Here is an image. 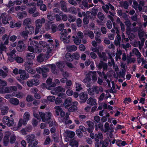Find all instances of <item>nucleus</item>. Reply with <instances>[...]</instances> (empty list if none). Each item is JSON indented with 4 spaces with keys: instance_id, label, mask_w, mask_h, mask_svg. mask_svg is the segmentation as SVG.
<instances>
[{
    "instance_id": "obj_1",
    "label": "nucleus",
    "mask_w": 147,
    "mask_h": 147,
    "mask_svg": "<svg viewBox=\"0 0 147 147\" xmlns=\"http://www.w3.org/2000/svg\"><path fill=\"white\" fill-rule=\"evenodd\" d=\"M26 137L27 143H29L28 145V147H39L37 146L38 140L34 139V135L33 134L28 135Z\"/></svg>"
},
{
    "instance_id": "obj_2",
    "label": "nucleus",
    "mask_w": 147,
    "mask_h": 147,
    "mask_svg": "<svg viewBox=\"0 0 147 147\" xmlns=\"http://www.w3.org/2000/svg\"><path fill=\"white\" fill-rule=\"evenodd\" d=\"M33 65V63L30 61L26 62L25 63V69L28 73L32 74L34 73L36 71L33 69L31 67Z\"/></svg>"
},
{
    "instance_id": "obj_3",
    "label": "nucleus",
    "mask_w": 147,
    "mask_h": 147,
    "mask_svg": "<svg viewBox=\"0 0 147 147\" xmlns=\"http://www.w3.org/2000/svg\"><path fill=\"white\" fill-rule=\"evenodd\" d=\"M90 137L92 139H94L95 141L96 142H98L99 140L100 141L103 140V135L101 132H98L97 134H95L93 133H90Z\"/></svg>"
},
{
    "instance_id": "obj_4",
    "label": "nucleus",
    "mask_w": 147,
    "mask_h": 147,
    "mask_svg": "<svg viewBox=\"0 0 147 147\" xmlns=\"http://www.w3.org/2000/svg\"><path fill=\"white\" fill-rule=\"evenodd\" d=\"M61 36L60 38L62 41L65 43H68L69 42L68 40L69 38L67 37V34L66 29H63L61 32Z\"/></svg>"
},
{
    "instance_id": "obj_5",
    "label": "nucleus",
    "mask_w": 147,
    "mask_h": 147,
    "mask_svg": "<svg viewBox=\"0 0 147 147\" xmlns=\"http://www.w3.org/2000/svg\"><path fill=\"white\" fill-rule=\"evenodd\" d=\"M96 66L99 69L102 68L103 71H107V70L108 65L107 63L102 61H100L98 64H96Z\"/></svg>"
},
{
    "instance_id": "obj_6",
    "label": "nucleus",
    "mask_w": 147,
    "mask_h": 147,
    "mask_svg": "<svg viewBox=\"0 0 147 147\" xmlns=\"http://www.w3.org/2000/svg\"><path fill=\"white\" fill-rule=\"evenodd\" d=\"M79 98L81 103H84L86 101L88 98V95L87 93L85 92H82L79 94Z\"/></svg>"
},
{
    "instance_id": "obj_7",
    "label": "nucleus",
    "mask_w": 147,
    "mask_h": 147,
    "mask_svg": "<svg viewBox=\"0 0 147 147\" xmlns=\"http://www.w3.org/2000/svg\"><path fill=\"white\" fill-rule=\"evenodd\" d=\"M93 73L92 71H90L89 73L87 74L85 78L83 80V82L87 84L92 83L91 82L92 74Z\"/></svg>"
},
{
    "instance_id": "obj_8",
    "label": "nucleus",
    "mask_w": 147,
    "mask_h": 147,
    "mask_svg": "<svg viewBox=\"0 0 147 147\" xmlns=\"http://www.w3.org/2000/svg\"><path fill=\"white\" fill-rule=\"evenodd\" d=\"M86 122L88 126L87 128V130L89 133H92L94 128V123L90 120L87 121Z\"/></svg>"
},
{
    "instance_id": "obj_9",
    "label": "nucleus",
    "mask_w": 147,
    "mask_h": 147,
    "mask_svg": "<svg viewBox=\"0 0 147 147\" xmlns=\"http://www.w3.org/2000/svg\"><path fill=\"white\" fill-rule=\"evenodd\" d=\"M25 45L22 41H20L18 42V44L17 46V50L19 52H22L25 49Z\"/></svg>"
},
{
    "instance_id": "obj_10",
    "label": "nucleus",
    "mask_w": 147,
    "mask_h": 147,
    "mask_svg": "<svg viewBox=\"0 0 147 147\" xmlns=\"http://www.w3.org/2000/svg\"><path fill=\"white\" fill-rule=\"evenodd\" d=\"M78 104L77 102H73L70 106H69L68 108H66L68 109V111L70 112H74L76 111L77 109V107L76 105Z\"/></svg>"
},
{
    "instance_id": "obj_11",
    "label": "nucleus",
    "mask_w": 147,
    "mask_h": 147,
    "mask_svg": "<svg viewBox=\"0 0 147 147\" xmlns=\"http://www.w3.org/2000/svg\"><path fill=\"white\" fill-rule=\"evenodd\" d=\"M51 113L50 112H47L44 119H42V121L49 123L51 121Z\"/></svg>"
},
{
    "instance_id": "obj_12",
    "label": "nucleus",
    "mask_w": 147,
    "mask_h": 147,
    "mask_svg": "<svg viewBox=\"0 0 147 147\" xmlns=\"http://www.w3.org/2000/svg\"><path fill=\"white\" fill-rule=\"evenodd\" d=\"M87 103L91 106L94 105H96L97 103L96 102V100L94 98L90 97L87 100Z\"/></svg>"
},
{
    "instance_id": "obj_13",
    "label": "nucleus",
    "mask_w": 147,
    "mask_h": 147,
    "mask_svg": "<svg viewBox=\"0 0 147 147\" xmlns=\"http://www.w3.org/2000/svg\"><path fill=\"white\" fill-rule=\"evenodd\" d=\"M45 20L44 18H42L41 19H38L35 22L36 27L40 28L42 25V23L45 22Z\"/></svg>"
},
{
    "instance_id": "obj_14",
    "label": "nucleus",
    "mask_w": 147,
    "mask_h": 147,
    "mask_svg": "<svg viewBox=\"0 0 147 147\" xmlns=\"http://www.w3.org/2000/svg\"><path fill=\"white\" fill-rule=\"evenodd\" d=\"M2 18V21L3 23L4 24H9L8 22V19L7 18V16L6 13H3L1 14V15Z\"/></svg>"
},
{
    "instance_id": "obj_15",
    "label": "nucleus",
    "mask_w": 147,
    "mask_h": 147,
    "mask_svg": "<svg viewBox=\"0 0 147 147\" xmlns=\"http://www.w3.org/2000/svg\"><path fill=\"white\" fill-rule=\"evenodd\" d=\"M73 103L72 102L71 99L70 97L65 99L64 101L65 107V109L68 108L70 105Z\"/></svg>"
},
{
    "instance_id": "obj_16",
    "label": "nucleus",
    "mask_w": 147,
    "mask_h": 147,
    "mask_svg": "<svg viewBox=\"0 0 147 147\" xmlns=\"http://www.w3.org/2000/svg\"><path fill=\"white\" fill-rule=\"evenodd\" d=\"M25 30L27 31L29 34H32L34 33V28L32 25L26 26Z\"/></svg>"
},
{
    "instance_id": "obj_17",
    "label": "nucleus",
    "mask_w": 147,
    "mask_h": 147,
    "mask_svg": "<svg viewBox=\"0 0 147 147\" xmlns=\"http://www.w3.org/2000/svg\"><path fill=\"white\" fill-rule=\"evenodd\" d=\"M77 49V47L74 45H68L66 47V51L68 52H70L76 51Z\"/></svg>"
},
{
    "instance_id": "obj_18",
    "label": "nucleus",
    "mask_w": 147,
    "mask_h": 147,
    "mask_svg": "<svg viewBox=\"0 0 147 147\" xmlns=\"http://www.w3.org/2000/svg\"><path fill=\"white\" fill-rule=\"evenodd\" d=\"M30 116V114L28 112H26L24 114L23 120L24 125H26L27 121L29 119Z\"/></svg>"
},
{
    "instance_id": "obj_19",
    "label": "nucleus",
    "mask_w": 147,
    "mask_h": 147,
    "mask_svg": "<svg viewBox=\"0 0 147 147\" xmlns=\"http://www.w3.org/2000/svg\"><path fill=\"white\" fill-rule=\"evenodd\" d=\"M98 55L99 57L102 59L104 61H106L107 59V57L106 53L104 52H102V53L101 52H98Z\"/></svg>"
},
{
    "instance_id": "obj_20",
    "label": "nucleus",
    "mask_w": 147,
    "mask_h": 147,
    "mask_svg": "<svg viewBox=\"0 0 147 147\" xmlns=\"http://www.w3.org/2000/svg\"><path fill=\"white\" fill-rule=\"evenodd\" d=\"M36 70L37 72L39 74L42 73L45 70V71H49V69L46 67H44L43 68L40 67H37L36 68Z\"/></svg>"
},
{
    "instance_id": "obj_21",
    "label": "nucleus",
    "mask_w": 147,
    "mask_h": 147,
    "mask_svg": "<svg viewBox=\"0 0 147 147\" xmlns=\"http://www.w3.org/2000/svg\"><path fill=\"white\" fill-rule=\"evenodd\" d=\"M65 60L69 61H73V57L70 53H67L65 54Z\"/></svg>"
},
{
    "instance_id": "obj_22",
    "label": "nucleus",
    "mask_w": 147,
    "mask_h": 147,
    "mask_svg": "<svg viewBox=\"0 0 147 147\" xmlns=\"http://www.w3.org/2000/svg\"><path fill=\"white\" fill-rule=\"evenodd\" d=\"M35 57L34 54L33 53H29L27 54L26 59H28L27 61H30L32 63V59H33Z\"/></svg>"
},
{
    "instance_id": "obj_23",
    "label": "nucleus",
    "mask_w": 147,
    "mask_h": 147,
    "mask_svg": "<svg viewBox=\"0 0 147 147\" xmlns=\"http://www.w3.org/2000/svg\"><path fill=\"white\" fill-rule=\"evenodd\" d=\"M11 103L14 105H17L19 103V100L17 98H12L10 100Z\"/></svg>"
},
{
    "instance_id": "obj_24",
    "label": "nucleus",
    "mask_w": 147,
    "mask_h": 147,
    "mask_svg": "<svg viewBox=\"0 0 147 147\" xmlns=\"http://www.w3.org/2000/svg\"><path fill=\"white\" fill-rule=\"evenodd\" d=\"M100 145L102 144L101 147H107L109 144V140L107 139H105L103 141V140L100 141Z\"/></svg>"
},
{
    "instance_id": "obj_25",
    "label": "nucleus",
    "mask_w": 147,
    "mask_h": 147,
    "mask_svg": "<svg viewBox=\"0 0 147 147\" xmlns=\"http://www.w3.org/2000/svg\"><path fill=\"white\" fill-rule=\"evenodd\" d=\"M31 23V19L29 18H27L24 21L23 25L24 26H28L29 25H30Z\"/></svg>"
},
{
    "instance_id": "obj_26",
    "label": "nucleus",
    "mask_w": 147,
    "mask_h": 147,
    "mask_svg": "<svg viewBox=\"0 0 147 147\" xmlns=\"http://www.w3.org/2000/svg\"><path fill=\"white\" fill-rule=\"evenodd\" d=\"M69 145L72 147H78V143L77 141L72 139L70 142Z\"/></svg>"
},
{
    "instance_id": "obj_27",
    "label": "nucleus",
    "mask_w": 147,
    "mask_h": 147,
    "mask_svg": "<svg viewBox=\"0 0 147 147\" xmlns=\"http://www.w3.org/2000/svg\"><path fill=\"white\" fill-rule=\"evenodd\" d=\"M60 3L61 9L64 11L66 12L67 11V9L65 2L63 0H62L60 1Z\"/></svg>"
},
{
    "instance_id": "obj_28",
    "label": "nucleus",
    "mask_w": 147,
    "mask_h": 147,
    "mask_svg": "<svg viewBox=\"0 0 147 147\" xmlns=\"http://www.w3.org/2000/svg\"><path fill=\"white\" fill-rule=\"evenodd\" d=\"M9 110L8 107L7 106L3 107L1 109V113L2 115H4L7 113Z\"/></svg>"
},
{
    "instance_id": "obj_29",
    "label": "nucleus",
    "mask_w": 147,
    "mask_h": 147,
    "mask_svg": "<svg viewBox=\"0 0 147 147\" xmlns=\"http://www.w3.org/2000/svg\"><path fill=\"white\" fill-rule=\"evenodd\" d=\"M56 64L58 67L60 69L61 71V70H63V68H64L65 66V65L64 63L62 61L58 62L56 63Z\"/></svg>"
},
{
    "instance_id": "obj_30",
    "label": "nucleus",
    "mask_w": 147,
    "mask_h": 147,
    "mask_svg": "<svg viewBox=\"0 0 147 147\" xmlns=\"http://www.w3.org/2000/svg\"><path fill=\"white\" fill-rule=\"evenodd\" d=\"M44 54L40 53L37 57V61L39 62H42L44 61Z\"/></svg>"
},
{
    "instance_id": "obj_31",
    "label": "nucleus",
    "mask_w": 147,
    "mask_h": 147,
    "mask_svg": "<svg viewBox=\"0 0 147 147\" xmlns=\"http://www.w3.org/2000/svg\"><path fill=\"white\" fill-rule=\"evenodd\" d=\"M30 45L33 47L35 49L38 47L39 44L38 42L35 41H32L30 43Z\"/></svg>"
},
{
    "instance_id": "obj_32",
    "label": "nucleus",
    "mask_w": 147,
    "mask_h": 147,
    "mask_svg": "<svg viewBox=\"0 0 147 147\" xmlns=\"http://www.w3.org/2000/svg\"><path fill=\"white\" fill-rule=\"evenodd\" d=\"M55 91L56 93L59 92H65V89L61 86H59L55 88Z\"/></svg>"
},
{
    "instance_id": "obj_33",
    "label": "nucleus",
    "mask_w": 147,
    "mask_h": 147,
    "mask_svg": "<svg viewBox=\"0 0 147 147\" xmlns=\"http://www.w3.org/2000/svg\"><path fill=\"white\" fill-rule=\"evenodd\" d=\"M29 77V75L28 73L24 72L20 75V78L22 80H26Z\"/></svg>"
},
{
    "instance_id": "obj_34",
    "label": "nucleus",
    "mask_w": 147,
    "mask_h": 147,
    "mask_svg": "<svg viewBox=\"0 0 147 147\" xmlns=\"http://www.w3.org/2000/svg\"><path fill=\"white\" fill-rule=\"evenodd\" d=\"M105 129H104L103 132L105 133L109 131L110 129L109 124L107 122H106L104 125Z\"/></svg>"
},
{
    "instance_id": "obj_35",
    "label": "nucleus",
    "mask_w": 147,
    "mask_h": 147,
    "mask_svg": "<svg viewBox=\"0 0 147 147\" xmlns=\"http://www.w3.org/2000/svg\"><path fill=\"white\" fill-rule=\"evenodd\" d=\"M7 49L6 47L3 44H1L0 46V54H2L3 51H6Z\"/></svg>"
},
{
    "instance_id": "obj_36",
    "label": "nucleus",
    "mask_w": 147,
    "mask_h": 147,
    "mask_svg": "<svg viewBox=\"0 0 147 147\" xmlns=\"http://www.w3.org/2000/svg\"><path fill=\"white\" fill-rule=\"evenodd\" d=\"M69 11L73 14H76L78 12V8H76L75 7H71L69 9Z\"/></svg>"
},
{
    "instance_id": "obj_37",
    "label": "nucleus",
    "mask_w": 147,
    "mask_h": 147,
    "mask_svg": "<svg viewBox=\"0 0 147 147\" xmlns=\"http://www.w3.org/2000/svg\"><path fill=\"white\" fill-rule=\"evenodd\" d=\"M97 17L101 21H103L105 18V16L104 14L100 12H99L98 13Z\"/></svg>"
},
{
    "instance_id": "obj_38",
    "label": "nucleus",
    "mask_w": 147,
    "mask_h": 147,
    "mask_svg": "<svg viewBox=\"0 0 147 147\" xmlns=\"http://www.w3.org/2000/svg\"><path fill=\"white\" fill-rule=\"evenodd\" d=\"M144 5V1H140L139 2L138 5V9L140 11H141L142 10V7Z\"/></svg>"
},
{
    "instance_id": "obj_39",
    "label": "nucleus",
    "mask_w": 147,
    "mask_h": 147,
    "mask_svg": "<svg viewBox=\"0 0 147 147\" xmlns=\"http://www.w3.org/2000/svg\"><path fill=\"white\" fill-rule=\"evenodd\" d=\"M98 11V10L97 9H95L94 7L92 9L91 12L92 16L93 15L94 16H96L97 15Z\"/></svg>"
},
{
    "instance_id": "obj_40",
    "label": "nucleus",
    "mask_w": 147,
    "mask_h": 147,
    "mask_svg": "<svg viewBox=\"0 0 147 147\" xmlns=\"http://www.w3.org/2000/svg\"><path fill=\"white\" fill-rule=\"evenodd\" d=\"M13 95L16 97H17L21 98L23 97L22 94L20 92H14L13 93Z\"/></svg>"
},
{
    "instance_id": "obj_41",
    "label": "nucleus",
    "mask_w": 147,
    "mask_h": 147,
    "mask_svg": "<svg viewBox=\"0 0 147 147\" xmlns=\"http://www.w3.org/2000/svg\"><path fill=\"white\" fill-rule=\"evenodd\" d=\"M14 123V119L12 118L9 119L7 125L8 126H11L13 125Z\"/></svg>"
},
{
    "instance_id": "obj_42",
    "label": "nucleus",
    "mask_w": 147,
    "mask_h": 147,
    "mask_svg": "<svg viewBox=\"0 0 147 147\" xmlns=\"http://www.w3.org/2000/svg\"><path fill=\"white\" fill-rule=\"evenodd\" d=\"M15 60L18 63H22L24 61L23 58L19 57H15Z\"/></svg>"
},
{
    "instance_id": "obj_43",
    "label": "nucleus",
    "mask_w": 147,
    "mask_h": 147,
    "mask_svg": "<svg viewBox=\"0 0 147 147\" xmlns=\"http://www.w3.org/2000/svg\"><path fill=\"white\" fill-rule=\"evenodd\" d=\"M67 137L70 138H73L75 135V133L73 131H67Z\"/></svg>"
},
{
    "instance_id": "obj_44",
    "label": "nucleus",
    "mask_w": 147,
    "mask_h": 147,
    "mask_svg": "<svg viewBox=\"0 0 147 147\" xmlns=\"http://www.w3.org/2000/svg\"><path fill=\"white\" fill-rule=\"evenodd\" d=\"M73 59L78 60L79 59L80 57V55L78 53L76 52L73 53L72 55Z\"/></svg>"
},
{
    "instance_id": "obj_45",
    "label": "nucleus",
    "mask_w": 147,
    "mask_h": 147,
    "mask_svg": "<svg viewBox=\"0 0 147 147\" xmlns=\"http://www.w3.org/2000/svg\"><path fill=\"white\" fill-rule=\"evenodd\" d=\"M32 80L34 85L36 86L39 84V80L38 79L34 78L32 79Z\"/></svg>"
},
{
    "instance_id": "obj_46",
    "label": "nucleus",
    "mask_w": 147,
    "mask_h": 147,
    "mask_svg": "<svg viewBox=\"0 0 147 147\" xmlns=\"http://www.w3.org/2000/svg\"><path fill=\"white\" fill-rule=\"evenodd\" d=\"M51 142V139L49 136H47L44 142V144L47 145L49 144Z\"/></svg>"
},
{
    "instance_id": "obj_47",
    "label": "nucleus",
    "mask_w": 147,
    "mask_h": 147,
    "mask_svg": "<svg viewBox=\"0 0 147 147\" xmlns=\"http://www.w3.org/2000/svg\"><path fill=\"white\" fill-rule=\"evenodd\" d=\"M51 29V32L53 33H54L56 31L57 28L56 25L55 24H52Z\"/></svg>"
},
{
    "instance_id": "obj_48",
    "label": "nucleus",
    "mask_w": 147,
    "mask_h": 147,
    "mask_svg": "<svg viewBox=\"0 0 147 147\" xmlns=\"http://www.w3.org/2000/svg\"><path fill=\"white\" fill-rule=\"evenodd\" d=\"M9 117L7 116H5L3 117V122L4 124L7 125V122H8V120H9Z\"/></svg>"
},
{
    "instance_id": "obj_49",
    "label": "nucleus",
    "mask_w": 147,
    "mask_h": 147,
    "mask_svg": "<svg viewBox=\"0 0 147 147\" xmlns=\"http://www.w3.org/2000/svg\"><path fill=\"white\" fill-rule=\"evenodd\" d=\"M62 75L64 78H67L69 76L68 73L66 71H64L63 70H61V71Z\"/></svg>"
},
{
    "instance_id": "obj_50",
    "label": "nucleus",
    "mask_w": 147,
    "mask_h": 147,
    "mask_svg": "<svg viewBox=\"0 0 147 147\" xmlns=\"http://www.w3.org/2000/svg\"><path fill=\"white\" fill-rule=\"evenodd\" d=\"M76 20V18L75 17L72 16L71 15H69L68 20L69 22H74Z\"/></svg>"
},
{
    "instance_id": "obj_51",
    "label": "nucleus",
    "mask_w": 147,
    "mask_h": 147,
    "mask_svg": "<svg viewBox=\"0 0 147 147\" xmlns=\"http://www.w3.org/2000/svg\"><path fill=\"white\" fill-rule=\"evenodd\" d=\"M7 85V82L6 81L2 80L0 83V87L1 88H4L5 86Z\"/></svg>"
},
{
    "instance_id": "obj_52",
    "label": "nucleus",
    "mask_w": 147,
    "mask_h": 147,
    "mask_svg": "<svg viewBox=\"0 0 147 147\" xmlns=\"http://www.w3.org/2000/svg\"><path fill=\"white\" fill-rule=\"evenodd\" d=\"M51 68L53 73L55 74L57 72L55 71L56 69V66L54 64H51Z\"/></svg>"
},
{
    "instance_id": "obj_53",
    "label": "nucleus",
    "mask_w": 147,
    "mask_h": 147,
    "mask_svg": "<svg viewBox=\"0 0 147 147\" xmlns=\"http://www.w3.org/2000/svg\"><path fill=\"white\" fill-rule=\"evenodd\" d=\"M77 25L78 27H81L82 26L81 24L82 23V20L80 18L77 19L76 21Z\"/></svg>"
},
{
    "instance_id": "obj_54",
    "label": "nucleus",
    "mask_w": 147,
    "mask_h": 147,
    "mask_svg": "<svg viewBox=\"0 0 147 147\" xmlns=\"http://www.w3.org/2000/svg\"><path fill=\"white\" fill-rule=\"evenodd\" d=\"M28 33L27 31L25 30L22 32V35L26 39L28 36Z\"/></svg>"
},
{
    "instance_id": "obj_55",
    "label": "nucleus",
    "mask_w": 147,
    "mask_h": 147,
    "mask_svg": "<svg viewBox=\"0 0 147 147\" xmlns=\"http://www.w3.org/2000/svg\"><path fill=\"white\" fill-rule=\"evenodd\" d=\"M16 140V136H11L9 140L10 143L11 144L14 143Z\"/></svg>"
},
{
    "instance_id": "obj_56",
    "label": "nucleus",
    "mask_w": 147,
    "mask_h": 147,
    "mask_svg": "<svg viewBox=\"0 0 147 147\" xmlns=\"http://www.w3.org/2000/svg\"><path fill=\"white\" fill-rule=\"evenodd\" d=\"M76 133L77 135L80 138L81 137L83 136L82 133L80 129L77 130Z\"/></svg>"
},
{
    "instance_id": "obj_57",
    "label": "nucleus",
    "mask_w": 147,
    "mask_h": 147,
    "mask_svg": "<svg viewBox=\"0 0 147 147\" xmlns=\"http://www.w3.org/2000/svg\"><path fill=\"white\" fill-rule=\"evenodd\" d=\"M88 94L91 95H93L94 94V92L93 88H89L88 90Z\"/></svg>"
},
{
    "instance_id": "obj_58",
    "label": "nucleus",
    "mask_w": 147,
    "mask_h": 147,
    "mask_svg": "<svg viewBox=\"0 0 147 147\" xmlns=\"http://www.w3.org/2000/svg\"><path fill=\"white\" fill-rule=\"evenodd\" d=\"M34 92H36V93H35L34 96L35 98L37 99H39L40 98V96L37 93L36 90H38L37 88L34 89Z\"/></svg>"
},
{
    "instance_id": "obj_59",
    "label": "nucleus",
    "mask_w": 147,
    "mask_h": 147,
    "mask_svg": "<svg viewBox=\"0 0 147 147\" xmlns=\"http://www.w3.org/2000/svg\"><path fill=\"white\" fill-rule=\"evenodd\" d=\"M24 121L22 119H20L19 120L18 124V126L17 127L19 128L22 126V124H23Z\"/></svg>"
},
{
    "instance_id": "obj_60",
    "label": "nucleus",
    "mask_w": 147,
    "mask_h": 147,
    "mask_svg": "<svg viewBox=\"0 0 147 147\" xmlns=\"http://www.w3.org/2000/svg\"><path fill=\"white\" fill-rule=\"evenodd\" d=\"M0 75L3 78L6 77L7 75V73L2 69H0Z\"/></svg>"
},
{
    "instance_id": "obj_61",
    "label": "nucleus",
    "mask_w": 147,
    "mask_h": 147,
    "mask_svg": "<svg viewBox=\"0 0 147 147\" xmlns=\"http://www.w3.org/2000/svg\"><path fill=\"white\" fill-rule=\"evenodd\" d=\"M36 9V8L34 7L32 8H30L28 11V13L30 14L33 13Z\"/></svg>"
},
{
    "instance_id": "obj_62",
    "label": "nucleus",
    "mask_w": 147,
    "mask_h": 147,
    "mask_svg": "<svg viewBox=\"0 0 147 147\" xmlns=\"http://www.w3.org/2000/svg\"><path fill=\"white\" fill-rule=\"evenodd\" d=\"M133 51L134 52L135 54L136 55L139 56L140 57L141 56V54L137 49L136 48H134L133 49Z\"/></svg>"
},
{
    "instance_id": "obj_63",
    "label": "nucleus",
    "mask_w": 147,
    "mask_h": 147,
    "mask_svg": "<svg viewBox=\"0 0 147 147\" xmlns=\"http://www.w3.org/2000/svg\"><path fill=\"white\" fill-rule=\"evenodd\" d=\"M40 9L43 11H46L47 10L46 6L45 4H42L40 6Z\"/></svg>"
},
{
    "instance_id": "obj_64",
    "label": "nucleus",
    "mask_w": 147,
    "mask_h": 147,
    "mask_svg": "<svg viewBox=\"0 0 147 147\" xmlns=\"http://www.w3.org/2000/svg\"><path fill=\"white\" fill-rule=\"evenodd\" d=\"M38 121L36 119L34 118L32 119V124L34 127H35L37 126L38 124Z\"/></svg>"
}]
</instances>
